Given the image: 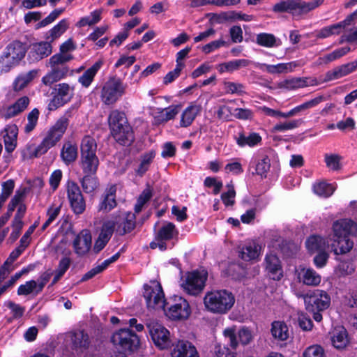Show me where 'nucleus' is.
<instances>
[{
    "label": "nucleus",
    "instance_id": "39",
    "mask_svg": "<svg viewBox=\"0 0 357 357\" xmlns=\"http://www.w3.org/2000/svg\"><path fill=\"white\" fill-rule=\"evenodd\" d=\"M99 165L97 155L80 158V165L84 174H96Z\"/></svg>",
    "mask_w": 357,
    "mask_h": 357
},
{
    "label": "nucleus",
    "instance_id": "8",
    "mask_svg": "<svg viewBox=\"0 0 357 357\" xmlns=\"http://www.w3.org/2000/svg\"><path fill=\"white\" fill-rule=\"evenodd\" d=\"M112 342L122 352H132L139 344L138 336L129 329H121L114 333Z\"/></svg>",
    "mask_w": 357,
    "mask_h": 357
},
{
    "label": "nucleus",
    "instance_id": "53",
    "mask_svg": "<svg viewBox=\"0 0 357 357\" xmlns=\"http://www.w3.org/2000/svg\"><path fill=\"white\" fill-rule=\"evenodd\" d=\"M350 50L351 48L349 46L342 47L335 50L331 53L324 56L321 59H323L325 63H329L344 56L350 52Z\"/></svg>",
    "mask_w": 357,
    "mask_h": 357
},
{
    "label": "nucleus",
    "instance_id": "9",
    "mask_svg": "<svg viewBox=\"0 0 357 357\" xmlns=\"http://www.w3.org/2000/svg\"><path fill=\"white\" fill-rule=\"evenodd\" d=\"M207 278L208 273L204 270L189 272L181 287L189 295L197 296L203 291Z\"/></svg>",
    "mask_w": 357,
    "mask_h": 357
},
{
    "label": "nucleus",
    "instance_id": "54",
    "mask_svg": "<svg viewBox=\"0 0 357 357\" xmlns=\"http://www.w3.org/2000/svg\"><path fill=\"white\" fill-rule=\"evenodd\" d=\"M26 193V189L24 188L22 190H17L15 195L11 199L8 206L7 213L11 215L13 211H14L15 207L19 205L23 200Z\"/></svg>",
    "mask_w": 357,
    "mask_h": 357
},
{
    "label": "nucleus",
    "instance_id": "60",
    "mask_svg": "<svg viewBox=\"0 0 357 357\" xmlns=\"http://www.w3.org/2000/svg\"><path fill=\"white\" fill-rule=\"evenodd\" d=\"M63 11V8L54 10L47 17L37 24L36 29L46 26L52 23Z\"/></svg>",
    "mask_w": 357,
    "mask_h": 357
},
{
    "label": "nucleus",
    "instance_id": "64",
    "mask_svg": "<svg viewBox=\"0 0 357 357\" xmlns=\"http://www.w3.org/2000/svg\"><path fill=\"white\" fill-rule=\"evenodd\" d=\"M239 342L243 344H248L252 340L251 331L247 328H242L238 332Z\"/></svg>",
    "mask_w": 357,
    "mask_h": 357
},
{
    "label": "nucleus",
    "instance_id": "45",
    "mask_svg": "<svg viewBox=\"0 0 357 357\" xmlns=\"http://www.w3.org/2000/svg\"><path fill=\"white\" fill-rule=\"evenodd\" d=\"M155 156L154 153L149 152L141 156V161L138 168L135 170L137 175L142 176L149 169L153 159Z\"/></svg>",
    "mask_w": 357,
    "mask_h": 357
},
{
    "label": "nucleus",
    "instance_id": "22",
    "mask_svg": "<svg viewBox=\"0 0 357 357\" xmlns=\"http://www.w3.org/2000/svg\"><path fill=\"white\" fill-rule=\"evenodd\" d=\"M29 104V98L27 96H23L19 98L13 105L7 107L5 110L1 113V117L5 120L15 117L25 110Z\"/></svg>",
    "mask_w": 357,
    "mask_h": 357
},
{
    "label": "nucleus",
    "instance_id": "19",
    "mask_svg": "<svg viewBox=\"0 0 357 357\" xmlns=\"http://www.w3.org/2000/svg\"><path fill=\"white\" fill-rule=\"evenodd\" d=\"M357 68V60L343 64L328 71L325 75L326 82L332 81L344 77Z\"/></svg>",
    "mask_w": 357,
    "mask_h": 357
},
{
    "label": "nucleus",
    "instance_id": "7",
    "mask_svg": "<svg viewBox=\"0 0 357 357\" xmlns=\"http://www.w3.org/2000/svg\"><path fill=\"white\" fill-rule=\"evenodd\" d=\"M126 85L120 78H109L103 85L101 91V100L104 104L109 105L115 103L125 93Z\"/></svg>",
    "mask_w": 357,
    "mask_h": 357
},
{
    "label": "nucleus",
    "instance_id": "14",
    "mask_svg": "<svg viewBox=\"0 0 357 357\" xmlns=\"http://www.w3.org/2000/svg\"><path fill=\"white\" fill-rule=\"evenodd\" d=\"M357 17V10L349 15L343 21L325 26L321 29L317 33V38H326L333 35H339L347 26Z\"/></svg>",
    "mask_w": 357,
    "mask_h": 357
},
{
    "label": "nucleus",
    "instance_id": "63",
    "mask_svg": "<svg viewBox=\"0 0 357 357\" xmlns=\"http://www.w3.org/2000/svg\"><path fill=\"white\" fill-rule=\"evenodd\" d=\"M250 61L247 59H237L227 62L226 68H229V72H232L242 67H246Z\"/></svg>",
    "mask_w": 357,
    "mask_h": 357
},
{
    "label": "nucleus",
    "instance_id": "15",
    "mask_svg": "<svg viewBox=\"0 0 357 357\" xmlns=\"http://www.w3.org/2000/svg\"><path fill=\"white\" fill-rule=\"evenodd\" d=\"M166 314L174 320L185 319L190 314L189 303L185 298L178 297L175 299V303L168 307Z\"/></svg>",
    "mask_w": 357,
    "mask_h": 357
},
{
    "label": "nucleus",
    "instance_id": "1",
    "mask_svg": "<svg viewBox=\"0 0 357 357\" xmlns=\"http://www.w3.org/2000/svg\"><path fill=\"white\" fill-rule=\"evenodd\" d=\"M70 116V111H67L63 116L59 119L37 147H35L33 144H27L26 149L22 152L23 158H38L46 153L50 149L55 146L65 133L69 124L68 119Z\"/></svg>",
    "mask_w": 357,
    "mask_h": 357
},
{
    "label": "nucleus",
    "instance_id": "26",
    "mask_svg": "<svg viewBox=\"0 0 357 357\" xmlns=\"http://www.w3.org/2000/svg\"><path fill=\"white\" fill-rule=\"evenodd\" d=\"M331 244L332 250L335 255H344L349 252L354 246L353 241H351L348 236L333 238Z\"/></svg>",
    "mask_w": 357,
    "mask_h": 357
},
{
    "label": "nucleus",
    "instance_id": "25",
    "mask_svg": "<svg viewBox=\"0 0 357 357\" xmlns=\"http://www.w3.org/2000/svg\"><path fill=\"white\" fill-rule=\"evenodd\" d=\"M297 10H299V13H301L300 0L282 1L275 4L273 7V11L275 13H289L294 14Z\"/></svg>",
    "mask_w": 357,
    "mask_h": 357
},
{
    "label": "nucleus",
    "instance_id": "17",
    "mask_svg": "<svg viewBox=\"0 0 357 357\" xmlns=\"http://www.w3.org/2000/svg\"><path fill=\"white\" fill-rule=\"evenodd\" d=\"M91 235L89 230H82L75 238L73 247L75 254L84 256L88 253L91 247Z\"/></svg>",
    "mask_w": 357,
    "mask_h": 357
},
{
    "label": "nucleus",
    "instance_id": "30",
    "mask_svg": "<svg viewBox=\"0 0 357 357\" xmlns=\"http://www.w3.org/2000/svg\"><path fill=\"white\" fill-rule=\"evenodd\" d=\"M260 250L261 247L256 243H248L242 247L239 257L247 261L255 260L259 257Z\"/></svg>",
    "mask_w": 357,
    "mask_h": 357
},
{
    "label": "nucleus",
    "instance_id": "62",
    "mask_svg": "<svg viewBox=\"0 0 357 357\" xmlns=\"http://www.w3.org/2000/svg\"><path fill=\"white\" fill-rule=\"evenodd\" d=\"M316 253L317 254L314 257V264L317 268H322L326 266L329 258V254L326 252V250Z\"/></svg>",
    "mask_w": 357,
    "mask_h": 357
},
{
    "label": "nucleus",
    "instance_id": "47",
    "mask_svg": "<svg viewBox=\"0 0 357 357\" xmlns=\"http://www.w3.org/2000/svg\"><path fill=\"white\" fill-rule=\"evenodd\" d=\"M313 190L314 193L319 196L328 197L333 195L335 191V188L331 184L325 182H320L314 185Z\"/></svg>",
    "mask_w": 357,
    "mask_h": 357
},
{
    "label": "nucleus",
    "instance_id": "23",
    "mask_svg": "<svg viewBox=\"0 0 357 357\" xmlns=\"http://www.w3.org/2000/svg\"><path fill=\"white\" fill-rule=\"evenodd\" d=\"M300 282L308 286H317L321 282V276L311 268L300 267L298 271Z\"/></svg>",
    "mask_w": 357,
    "mask_h": 357
},
{
    "label": "nucleus",
    "instance_id": "59",
    "mask_svg": "<svg viewBox=\"0 0 357 357\" xmlns=\"http://www.w3.org/2000/svg\"><path fill=\"white\" fill-rule=\"evenodd\" d=\"M115 227L116 223L114 221L109 220L105 222L102 225V230L99 236L109 241L112 236Z\"/></svg>",
    "mask_w": 357,
    "mask_h": 357
},
{
    "label": "nucleus",
    "instance_id": "55",
    "mask_svg": "<svg viewBox=\"0 0 357 357\" xmlns=\"http://www.w3.org/2000/svg\"><path fill=\"white\" fill-rule=\"evenodd\" d=\"M38 289V284L35 280H30L26 282L24 284H21L17 289L18 295H28L31 293L36 294V290Z\"/></svg>",
    "mask_w": 357,
    "mask_h": 357
},
{
    "label": "nucleus",
    "instance_id": "34",
    "mask_svg": "<svg viewBox=\"0 0 357 357\" xmlns=\"http://www.w3.org/2000/svg\"><path fill=\"white\" fill-rule=\"evenodd\" d=\"M314 84H309L307 78L294 77L283 80L278 83V86L280 89L287 90H294L299 88L306 87Z\"/></svg>",
    "mask_w": 357,
    "mask_h": 357
},
{
    "label": "nucleus",
    "instance_id": "5",
    "mask_svg": "<svg viewBox=\"0 0 357 357\" xmlns=\"http://www.w3.org/2000/svg\"><path fill=\"white\" fill-rule=\"evenodd\" d=\"M306 310L313 314L316 321L322 320L321 312L326 310L331 303V298L324 290L314 289L303 296Z\"/></svg>",
    "mask_w": 357,
    "mask_h": 357
},
{
    "label": "nucleus",
    "instance_id": "20",
    "mask_svg": "<svg viewBox=\"0 0 357 357\" xmlns=\"http://www.w3.org/2000/svg\"><path fill=\"white\" fill-rule=\"evenodd\" d=\"M171 355L172 357H199L196 347L188 341H178Z\"/></svg>",
    "mask_w": 357,
    "mask_h": 357
},
{
    "label": "nucleus",
    "instance_id": "28",
    "mask_svg": "<svg viewBox=\"0 0 357 357\" xmlns=\"http://www.w3.org/2000/svg\"><path fill=\"white\" fill-rule=\"evenodd\" d=\"M201 109L202 107L198 105H191L186 107L181 114L180 126L183 128L190 126Z\"/></svg>",
    "mask_w": 357,
    "mask_h": 357
},
{
    "label": "nucleus",
    "instance_id": "33",
    "mask_svg": "<svg viewBox=\"0 0 357 357\" xmlns=\"http://www.w3.org/2000/svg\"><path fill=\"white\" fill-rule=\"evenodd\" d=\"M77 147L71 142L64 143L61 151V158L66 165L75 162L77 158Z\"/></svg>",
    "mask_w": 357,
    "mask_h": 357
},
{
    "label": "nucleus",
    "instance_id": "32",
    "mask_svg": "<svg viewBox=\"0 0 357 357\" xmlns=\"http://www.w3.org/2000/svg\"><path fill=\"white\" fill-rule=\"evenodd\" d=\"M37 74V70H31L26 73L18 75L13 84V90L20 91L24 89L36 77Z\"/></svg>",
    "mask_w": 357,
    "mask_h": 357
},
{
    "label": "nucleus",
    "instance_id": "61",
    "mask_svg": "<svg viewBox=\"0 0 357 357\" xmlns=\"http://www.w3.org/2000/svg\"><path fill=\"white\" fill-rule=\"evenodd\" d=\"M4 305L10 309L13 319L21 318L25 311V308L24 307H22L11 301H6L4 303Z\"/></svg>",
    "mask_w": 357,
    "mask_h": 357
},
{
    "label": "nucleus",
    "instance_id": "6",
    "mask_svg": "<svg viewBox=\"0 0 357 357\" xmlns=\"http://www.w3.org/2000/svg\"><path fill=\"white\" fill-rule=\"evenodd\" d=\"M26 52V47L22 43L18 40L12 42L6 47L3 54L0 56L1 68L9 70L24 57Z\"/></svg>",
    "mask_w": 357,
    "mask_h": 357
},
{
    "label": "nucleus",
    "instance_id": "49",
    "mask_svg": "<svg viewBox=\"0 0 357 357\" xmlns=\"http://www.w3.org/2000/svg\"><path fill=\"white\" fill-rule=\"evenodd\" d=\"M39 110L37 108L32 109L27 115V123L24 126V132L29 133L36 128L39 117Z\"/></svg>",
    "mask_w": 357,
    "mask_h": 357
},
{
    "label": "nucleus",
    "instance_id": "58",
    "mask_svg": "<svg viewBox=\"0 0 357 357\" xmlns=\"http://www.w3.org/2000/svg\"><path fill=\"white\" fill-rule=\"evenodd\" d=\"M303 357H324V349L318 344H314L305 349L303 354Z\"/></svg>",
    "mask_w": 357,
    "mask_h": 357
},
{
    "label": "nucleus",
    "instance_id": "21",
    "mask_svg": "<svg viewBox=\"0 0 357 357\" xmlns=\"http://www.w3.org/2000/svg\"><path fill=\"white\" fill-rule=\"evenodd\" d=\"M114 222L116 232L120 235H124L135 229V215L132 213H127L119 216Z\"/></svg>",
    "mask_w": 357,
    "mask_h": 357
},
{
    "label": "nucleus",
    "instance_id": "29",
    "mask_svg": "<svg viewBox=\"0 0 357 357\" xmlns=\"http://www.w3.org/2000/svg\"><path fill=\"white\" fill-rule=\"evenodd\" d=\"M116 187L111 186L102 196V199L99 205V211L108 212L116 206L115 199Z\"/></svg>",
    "mask_w": 357,
    "mask_h": 357
},
{
    "label": "nucleus",
    "instance_id": "10",
    "mask_svg": "<svg viewBox=\"0 0 357 357\" xmlns=\"http://www.w3.org/2000/svg\"><path fill=\"white\" fill-rule=\"evenodd\" d=\"M146 326L156 347L160 349H165L171 346L170 333L165 327L153 320L149 321Z\"/></svg>",
    "mask_w": 357,
    "mask_h": 357
},
{
    "label": "nucleus",
    "instance_id": "16",
    "mask_svg": "<svg viewBox=\"0 0 357 357\" xmlns=\"http://www.w3.org/2000/svg\"><path fill=\"white\" fill-rule=\"evenodd\" d=\"M333 237H347L357 234V225L350 219H341L333 225Z\"/></svg>",
    "mask_w": 357,
    "mask_h": 357
},
{
    "label": "nucleus",
    "instance_id": "43",
    "mask_svg": "<svg viewBox=\"0 0 357 357\" xmlns=\"http://www.w3.org/2000/svg\"><path fill=\"white\" fill-rule=\"evenodd\" d=\"M69 24L67 20H61L56 25L52 28L46 35V39L53 42L59 38L68 28Z\"/></svg>",
    "mask_w": 357,
    "mask_h": 357
},
{
    "label": "nucleus",
    "instance_id": "18",
    "mask_svg": "<svg viewBox=\"0 0 357 357\" xmlns=\"http://www.w3.org/2000/svg\"><path fill=\"white\" fill-rule=\"evenodd\" d=\"M264 263L266 271L272 280L278 281L283 277L281 261L275 255L267 254Z\"/></svg>",
    "mask_w": 357,
    "mask_h": 357
},
{
    "label": "nucleus",
    "instance_id": "44",
    "mask_svg": "<svg viewBox=\"0 0 357 357\" xmlns=\"http://www.w3.org/2000/svg\"><path fill=\"white\" fill-rule=\"evenodd\" d=\"M277 39L273 34L268 33H260L256 36V43L263 47H273L277 46Z\"/></svg>",
    "mask_w": 357,
    "mask_h": 357
},
{
    "label": "nucleus",
    "instance_id": "3",
    "mask_svg": "<svg viewBox=\"0 0 357 357\" xmlns=\"http://www.w3.org/2000/svg\"><path fill=\"white\" fill-rule=\"evenodd\" d=\"M107 121L111 134L118 143L129 146L133 142L135 137L132 128L123 112L112 110L108 116Z\"/></svg>",
    "mask_w": 357,
    "mask_h": 357
},
{
    "label": "nucleus",
    "instance_id": "24",
    "mask_svg": "<svg viewBox=\"0 0 357 357\" xmlns=\"http://www.w3.org/2000/svg\"><path fill=\"white\" fill-rule=\"evenodd\" d=\"M331 342L333 347L337 349H344L349 344L346 329L342 326L336 327L332 333Z\"/></svg>",
    "mask_w": 357,
    "mask_h": 357
},
{
    "label": "nucleus",
    "instance_id": "37",
    "mask_svg": "<svg viewBox=\"0 0 357 357\" xmlns=\"http://www.w3.org/2000/svg\"><path fill=\"white\" fill-rule=\"evenodd\" d=\"M271 333L275 339L285 341L289 337V330L283 321H275L271 324Z\"/></svg>",
    "mask_w": 357,
    "mask_h": 357
},
{
    "label": "nucleus",
    "instance_id": "12",
    "mask_svg": "<svg viewBox=\"0 0 357 357\" xmlns=\"http://www.w3.org/2000/svg\"><path fill=\"white\" fill-rule=\"evenodd\" d=\"M55 95L48 104L49 110H54L68 102L73 96L74 87L67 83L55 85Z\"/></svg>",
    "mask_w": 357,
    "mask_h": 357
},
{
    "label": "nucleus",
    "instance_id": "40",
    "mask_svg": "<svg viewBox=\"0 0 357 357\" xmlns=\"http://www.w3.org/2000/svg\"><path fill=\"white\" fill-rule=\"evenodd\" d=\"M256 174L266 178L271 167V160L267 155L259 156L253 162Z\"/></svg>",
    "mask_w": 357,
    "mask_h": 357
},
{
    "label": "nucleus",
    "instance_id": "36",
    "mask_svg": "<svg viewBox=\"0 0 357 357\" xmlns=\"http://www.w3.org/2000/svg\"><path fill=\"white\" fill-rule=\"evenodd\" d=\"M102 61H96L91 67L87 69L78 79L79 82L84 87H89L93 78L102 65Z\"/></svg>",
    "mask_w": 357,
    "mask_h": 357
},
{
    "label": "nucleus",
    "instance_id": "42",
    "mask_svg": "<svg viewBox=\"0 0 357 357\" xmlns=\"http://www.w3.org/2000/svg\"><path fill=\"white\" fill-rule=\"evenodd\" d=\"M84 176L79 180L83 190L86 193L93 192L98 186V180L96 174H84Z\"/></svg>",
    "mask_w": 357,
    "mask_h": 357
},
{
    "label": "nucleus",
    "instance_id": "4",
    "mask_svg": "<svg viewBox=\"0 0 357 357\" xmlns=\"http://www.w3.org/2000/svg\"><path fill=\"white\" fill-rule=\"evenodd\" d=\"M235 298L227 290H217L206 293L204 298L206 308L214 313L225 314L234 305Z\"/></svg>",
    "mask_w": 357,
    "mask_h": 357
},
{
    "label": "nucleus",
    "instance_id": "27",
    "mask_svg": "<svg viewBox=\"0 0 357 357\" xmlns=\"http://www.w3.org/2000/svg\"><path fill=\"white\" fill-rule=\"evenodd\" d=\"M305 246L307 250L312 253H316L326 250L328 243L326 239L319 235H311L305 241Z\"/></svg>",
    "mask_w": 357,
    "mask_h": 357
},
{
    "label": "nucleus",
    "instance_id": "57",
    "mask_svg": "<svg viewBox=\"0 0 357 357\" xmlns=\"http://www.w3.org/2000/svg\"><path fill=\"white\" fill-rule=\"evenodd\" d=\"M179 110V105H171L162 111L160 117L162 119V121H168L174 119V117L178 114Z\"/></svg>",
    "mask_w": 357,
    "mask_h": 357
},
{
    "label": "nucleus",
    "instance_id": "11",
    "mask_svg": "<svg viewBox=\"0 0 357 357\" xmlns=\"http://www.w3.org/2000/svg\"><path fill=\"white\" fill-rule=\"evenodd\" d=\"M144 297L149 308L160 307L165 310L164 293L160 284L153 282L152 285L145 284Z\"/></svg>",
    "mask_w": 357,
    "mask_h": 357
},
{
    "label": "nucleus",
    "instance_id": "41",
    "mask_svg": "<svg viewBox=\"0 0 357 357\" xmlns=\"http://www.w3.org/2000/svg\"><path fill=\"white\" fill-rule=\"evenodd\" d=\"M50 40L46 42H40L33 45V52L35 59L40 60L45 57H47L52 52V47Z\"/></svg>",
    "mask_w": 357,
    "mask_h": 357
},
{
    "label": "nucleus",
    "instance_id": "50",
    "mask_svg": "<svg viewBox=\"0 0 357 357\" xmlns=\"http://www.w3.org/2000/svg\"><path fill=\"white\" fill-rule=\"evenodd\" d=\"M325 100V97L324 96H319L309 101H307L300 105H298L294 107V109L296 112V114H299L301 112H303L310 108H312L317 105H319L320 102Z\"/></svg>",
    "mask_w": 357,
    "mask_h": 357
},
{
    "label": "nucleus",
    "instance_id": "51",
    "mask_svg": "<svg viewBox=\"0 0 357 357\" xmlns=\"http://www.w3.org/2000/svg\"><path fill=\"white\" fill-rule=\"evenodd\" d=\"M341 156L337 154L324 155V161L326 167L333 171H337L340 169Z\"/></svg>",
    "mask_w": 357,
    "mask_h": 357
},
{
    "label": "nucleus",
    "instance_id": "46",
    "mask_svg": "<svg viewBox=\"0 0 357 357\" xmlns=\"http://www.w3.org/2000/svg\"><path fill=\"white\" fill-rule=\"evenodd\" d=\"M73 343L77 348L86 349L90 344L89 335L83 331L76 332L73 335Z\"/></svg>",
    "mask_w": 357,
    "mask_h": 357
},
{
    "label": "nucleus",
    "instance_id": "48",
    "mask_svg": "<svg viewBox=\"0 0 357 357\" xmlns=\"http://www.w3.org/2000/svg\"><path fill=\"white\" fill-rule=\"evenodd\" d=\"M303 123L302 119H295L275 124L273 128V132H284L298 128Z\"/></svg>",
    "mask_w": 357,
    "mask_h": 357
},
{
    "label": "nucleus",
    "instance_id": "35",
    "mask_svg": "<svg viewBox=\"0 0 357 357\" xmlns=\"http://www.w3.org/2000/svg\"><path fill=\"white\" fill-rule=\"evenodd\" d=\"M236 141L239 146H249L252 147L261 142V137L256 132H250L248 135H246L244 132H241L236 137Z\"/></svg>",
    "mask_w": 357,
    "mask_h": 357
},
{
    "label": "nucleus",
    "instance_id": "31",
    "mask_svg": "<svg viewBox=\"0 0 357 357\" xmlns=\"http://www.w3.org/2000/svg\"><path fill=\"white\" fill-rule=\"evenodd\" d=\"M97 143L91 136L86 135L82 140L80 146V158L96 156Z\"/></svg>",
    "mask_w": 357,
    "mask_h": 357
},
{
    "label": "nucleus",
    "instance_id": "52",
    "mask_svg": "<svg viewBox=\"0 0 357 357\" xmlns=\"http://www.w3.org/2000/svg\"><path fill=\"white\" fill-rule=\"evenodd\" d=\"M224 89L227 93L243 95L245 92L244 91L245 86L243 84L233 82H225Z\"/></svg>",
    "mask_w": 357,
    "mask_h": 357
},
{
    "label": "nucleus",
    "instance_id": "56",
    "mask_svg": "<svg viewBox=\"0 0 357 357\" xmlns=\"http://www.w3.org/2000/svg\"><path fill=\"white\" fill-rule=\"evenodd\" d=\"M227 187L228 188V190L221 195V199L225 206H233L235 203L234 197L236 196V192L231 183L228 184Z\"/></svg>",
    "mask_w": 357,
    "mask_h": 357
},
{
    "label": "nucleus",
    "instance_id": "2",
    "mask_svg": "<svg viewBox=\"0 0 357 357\" xmlns=\"http://www.w3.org/2000/svg\"><path fill=\"white\" fill-rule=\"evenodd\" d=\"M74 50H75V45L70 38L61 45L59 53L50 57L48 63L52 70L42 78V82L45 85L50 86L67 75L69 68L66 63L73 59V56L69 52Z\"/></svg>",
    "mask_w": 357,
    "mask_h": 357
},
{
    "label": "nucleus",
    "instance_id": "38",
    "mask_svg": "<svg viewBox=\"0 0 357 357\" xmlns=\"http://www.w3.org/2000/svg\"><path fill=\"white\" fill-rule=\"evenodd\" d=\"M178 232L172 222L164 225L158 231L155 239L158 241H169L177 236Z\"/></svg>",
    "mask_w": 357,
    "mask_h": 357
},
{
    "label": "nucleus",
    "instance_id": "13",
    "mask_svg": "<svg viewBox=\"0 0 357 357\" xmlns=\"http://www.w3.org/2000/svg\"><path fill=\"white\" fill-rule=\"evenodd\" d=\"M67 195L73 211L76 215L82 214L86 208V203L80 188L75 182L68 183Z\"/></svg>",
    "mask_w": 357,
    "mask_h": 357
}]
</instances>
